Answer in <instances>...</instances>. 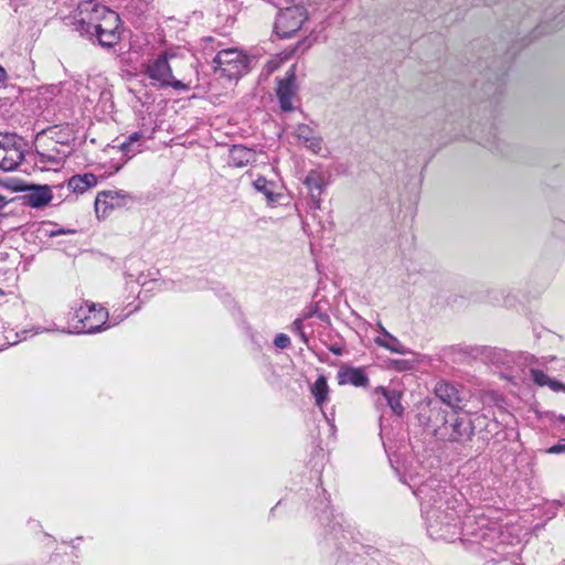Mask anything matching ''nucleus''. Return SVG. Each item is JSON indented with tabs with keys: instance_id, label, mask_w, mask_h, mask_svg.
<instances>
[{
	"instance_id": "19",
	"label": "nucleus",
	"mask_w": 565,
	"mask_h": 565,
	"mask_svg": "<svg viewBox=\"0 0 565 565\" xmlns=\"http://www.w3.org/2000/svg\"><path fill=\"white\" fill-rule=\"evenodd\" d=\"M381 331L383 333L382 337H377L375 339V343L382 348H385L386 350L398 353V354H406L408 353V350L402 344V342L391 333H388L382 326L380 327Z\"/></svg>"
},
{
	"instance_id": "20",
	"label": "nucleus",
	"mask_w": 565,
	"mask_h": 565,
	"mask_svg": "<svg viewBox=\"0 0 565 565\" xmlns=\"http://www.w3.org/2000/svg\"><path fill=\"white\" fill-rule=\"evenodd\" d=\"M310 392L315 397L316 405L322 409L323 405L329 399L330 393L327 377L324 375H319L315 383L311 385Z\"/></svg>"
},
{
	"instance_id": "22",
	"label": "nucleus",
	"mask_w": 565,
	"mask_h": 565,
	"mask_svg": "<svg viewBox=\"0 0 565 565\" xmlns=\"http://www.w3.org/2000/svg\"><path fill=\"white\" fill-rule=\"evenodd\" d=\"M140 132L131 134L128 137V139L120 145V150L124 152L125 156L131 158L132 156L140 151Z\"/></svg>"
},
{
	"instance_id": "10",
	"label": "nucleus",
	"mask_w": 565,
	"mask_h": 565,
	"mask_svg": "<svg viewBox=\"0 0 565 565\" xmlns=\"http://www.w3.org/2000/svg\"><path fill=\"white\" fill-rule=\"evenodd\" d=\"M132 202V196L124 190H108L98 193L95 211L98 217H107L114 210L125 207Z\"/></svg>"
},
{
	"instance_id": "24",
	"label": "nucleus",
	"mask_w": 565,
	"mask_h": 565,
	"mask_svg": "<svg viewBox=\"0 0 565 565\" xmlns=\"http://www.w3.org/2000/svg\"><path fill=\"white\" fill-rule=\"evenodd\" d=\"M530 373L532 381L540 386L550 385L554 391L562 387L559 383L550 380L548 376L541 370L532 369Z\"/></svg>"
},
{
	"instance_id": "1",
	"label": "nucleus",
	"mask_w": 565,
	"mask_h": 565,
	"mask_svg": "<svg viewBox=\"0 0 565 565\" xmlns=\"http://www.w3.org/2000/svg\"><path fill=\"white\" fill-rule=\"evenodd\" d=\"M414 493L420 500L427 533L434 540L452 542L462 535L482 544L492 541L498 533L484 515L476 512L466 514L463 495L447 484L430 480Z\"/></svg>"
},
{
	"instance_id": "16",
	"label": "nucleus",
	"mask_w": 565,
	"mask_h": 565,
	"mask_svg": "<svg viewBox=\"0 0 565 565\" xmlns=\"http://www.w3.org/2000/svg\"><path fill=\"white\" fill-rule=\"evenodd\" d=\"M25 200L31 207H42L52 200V191L49 185H36L30 189Z\"/></svg>"
},
{
	"instance_id": "26",
	"label": "nucleus",
	"mask_w": 565,
	"mask_h": 565,
	"mask_svg": "<svg viewBox=\"0 0 565 565\" xmlns=\"http://www.w3.org/2000/svg\"><path fill=\"white\" fill-rule=\"evenodd\" d=\"M296 137L298 138L299 141H301L302 143L309 139L312 135H315L313 130L307 126V125H299L297 128H296Z\"/></svg>"
},
{
	"instance_id": "21",
	"label": "nucleus",
	"mask_w": 565,
	"mask_h": 565,
	"mask_svg": "<svg viewBox=\"0 0 565 565\" xmlns=\"http://www.w3.org/2000/svg\"><path fill=\"white\" fill-rule=\"evenodd\" d=\"M376 393H381L386 399L387 405L391 407L394 414L401 416L404 413V407L401 403L402 393L397 390H387L383 386H379L375 390Z\"/></svg>"
},
{
	"instance_id": "33",
	"label": "nucleus",
	"mask_w": 565,
	"mask_h": 565,
	"mask_svg": "<svg viewBox=\"0 0 565 565\" xmlns=\"http://www.w3.org/2000/svg\"><path fill=\"white\" fill-rule=\"evenodd\" d=\"M8 75L6 70L0 65V82H4L7 79Z\"/></svg>"
},
{
	"instance_id": "29",
	"label": "nucleus",
	"mask_w": 565,
	"mask_h": 565,
	"mask_svg": "<svg viewBox=\"0 0 565 565\" xmlns=\"http://www.w3.org/2000/svg\"><path fill=\"white\" fill-rule=\"evenodd\" d=\"M551 454H561L565 452V440L559 441L558 444L552 446L548 450Z\"/></svg>"
},
{
	"instance_id": "12",
	"label": "nucleus",
	"mask_w": 565,
	"mask_h": 565,
	"mask_svg": "<svg viewBox=\"0 0 565 565\" xmlns=\"http://www.w3.org/2000/svg\"><path fill=\"white\" fill-rule=\"evenodd\" d=\"M52 147L36 146V164H42L43 169H56L65 158L66 152L57 147V142L51 141Z\"/></svg>"
},
{
	"instance_id": "2",
	"label": "nucleus",
	"mask_w": 565,
	"mask_h": 565,
	"mask_svg": "<svg viewBox=\"0 0 565 565\" xmlns=\"http://www.w3.org/2000/svg\"><path fill=\"white\" fill-rule=\"evenodd\" d=\"M95 12L98 24H94L92 40L97 39L98 43L105 47L114 46L120 40L119 15L107 7L98 8Z\"/></svg>"
},
{
	"instance_id": "30",
	"label": "nucleus",
	"mask_w": 565,
	"mask_h": 565,
	"mask_svg": "<svg viewBox=\"0 0 565 565\" xmlns=\"http://www.w3.org/2000/svg\"><path fill=\"white\" fill-rule=\"evenodd\" d=\"M73 233H75L74 230L58 228V230H55V231H51L49 233V236L50 237H54V236H58V235H62V234H73Z\"/></svg>"
},
{
	"instance_id": "7",
	"label": "nucleus",
	"mask_w": 565,
	"mask_h": 565,
	"mask_svg": "<svg viewBox=\"0 0 565 565\" xmlns=\"http://www.w3.org/2000/svg\"><path fill=\"white\" fill-rule=\"evenodd\" d=\"M473 434L471 422L466 417L452 414L446 422L436 429L438 438L463 444L468 441Z\"/></svg>"
},
{
	"instance_id": "25",
	"label": "nucleus",
	"mask_w": 565,
	"mask_h": 565,
	"mask_svg": "<svg viewBox=\"0 0 565 565\" xmlns=\"http://www.w3.org/2000/svg\"><path fill=\"white\" fill-rule=\"evenodd\" d=\"M303 146L313 153H319L322 149V139L315 134L303 142Z\"/></svg>"
},
{
	"instance_id": "17",
	"label": "nucleus",
	"mask_w": 565,
	"mask_h": 565,
	"mask_svg": "<svg viewBox=\"0 0 565 565\" xmlns=\"http://www.w3.org/2000/svg\"><path fill=\"white\" fill-rule=\"evenodd\" d=\"M256 152L242 145H234L230 150V163L242 168L255 161Z\"/></svg>"
},
{
	"instance_id": "23",
	"label": "nucleus",
	"mask_w": 565,
	"mask_h": 565,
	"mask_svg": "<svg viewBox=\"0 0 565 565\" xmlns=\"http://www.w3.org/2000/svg\"><path fill=\"white\" fill-rule=\"evenodd\" d=\"M273 185L274 184L264 177H258L254 181V188L258 192L263 193L270 202H275L277 200V195L273 191Z\"/></svg>"
},
{
	"instance_id": "35",
	"label": "nucleus",
	"mask_w": 565,
	"mask_h": 565,
	"mask_svg": "<svg viewBox=\"0 0 565 565\" xmlns=\"http://www.w3.org/2000/svg\"><path fill=\"white\" fill-rule=\"evenodd\" d=\"M561 419H562V422H564V423H565V416H563Z\"/></svg>"
},
{
	"instance_id": "11",
	"label": "nucleus",
	"mask_w": 565,
	"mask_h": 565,
	"mask_svg": "<svg viewBox=\"0 0 565 565\" xmlns=\"http://www.w3.org/2000/svg\"><path fill=\"white\" fill-rule=\"evenodd\" d=\"M307 186L313 209L319 210L321 205V194L328 185L326 174L320 170H310L303 179Z\"/></svg>"
},
{
	"instance_id": "6",
	"label": "nucleus",
	"mask_w": 565,
	"mask_h": 565,
	"mask_svg": "<svg viewBox=\"0 0 565 565\" xmlns=\"http://www.w3.org/2000/svg\"><path fill=\"white\" fill-rule=\"evenodd\" d=\"M307 20V13L303 7L296 4L280 10L277 14L274 30L279 38H291L302 26Z\"/></svg>"
},
{
	"instance_id": "31",
	"label": "nucleus",
	"mask_w": 565,
	"mask_h": 565,
	"mask_svg": "<svg viewBox=\"0 0 565 565\" xmlns=\"http://www.w3.org/2000/svg\"><path fill=\"white\" fill-rule=\"evenodd\" d=\"M395 364H396V369L398 371L409 370L411 369V363L405 361V360H397V361H395Z\"/></svg>"
},
{
	"instance_id": "27",
	"label": "nucleus",
	"mask_w": 565,
	"mask_h": 565,
	"mask_svg": "<svg viewBox=\"0 0 565 565\" xmlns=\"http://www.w3.org/2000/svg\"><path fill=\"white\" fill-rule=\"evenodd\" d=\"M274 344L278 348V349H286L290 345V339L287 334L285 333H279L275 337V340H274Z\"/></svg>"
},
{
	"instance_id": "4",
	"label": "nucleus",
	"mask_w": 565,
	"mask_h": 565,
	"mask_svg": "<svg viewBox=\"0 0 565 565\" xmlns=\"http://www.w3.org/2000/svg\"><path fill=\"white\" fill-rule=\"evenodd\" d=\"M146 74L160 87H172L175 90H189L191 87L190 82L174 78L166 54L149 61L146 65Z\"/></svg>"
},
{
	"instance_id": "14",
	"label": "nucleus",
	"mask_w": 565,
	"mask_h": 565,
	"mask_svg": "<svg viewBox=\"0 0 565 565\" xmlns=\"http://www.w3.org/2000/svg\"><path fill=\"white\" fill-rule=\"evenodd\" d=\"M337 379L340 385L351 384L356 387H364L369 384V377L361 367L341 366Z\"/></svg>"
},
{
	"instance_id": "32",
	"label": "nucleus",
	"mask_w": 565,
	"mask_h": 565,
	"mask_svg": "<svg viewBox=\"0 0 565 565\" xmlns=\"http://www.w3.org/2000/svg\"><path fill=\"white\" fill-rule=\"evenodd\" d=\"M329 350H330L333 354H335V355H341V354H342V352H343V351H342V348H341V347H338V345H331V347L329 348Z\"/></svg>"
},
{
	"instance_id": "9",
	"label": "nucleus",
	"mask_w": 565,
	"mask_h": 565,
	"mask_svg": "<svg viewBox=\"0 0 565 565\" xmlns=\"http://www.w3.org/2000/svg\"><path fill=\"white\" fill-rule=\"evenodd\" d=\"M98 8H105V6L94 0L83 1L78 4L73 17L74 29L89 40H92V34L94 33V24H98V20L95 19V11Z\"/></svg>"
},
{
	"instance_id": "5",
	"label": "nucleus",
	"mask_w": 565,
	"mask_h": 565,
	"mask_svg": "<svg viewBox=\"0 0 565 565\" xmlns=\"http://www.w3.org/2000/svg\"><path fill=\"white\" fill-rule=\"evenodd\" d=\"M214 63L221 76L228 79L238 78L247 72L246 56L235 49L220 51L214 58Z\"/></svg>"
},
{
	"instance_id": "34",
	"label": "nucleus",
	"mask_w": 565,
	"mask_h": 565,
	"mask_svg": "<svg viewBox=\"0 0 565 565\" xmlns=\"http://www.w3.org/2000/svg\"><path fill=\"white\" fill-rule=\"evenodd\" d=\"M299 337L303 343H308V337L306 335L305 331H302V334H299Z\"/></svg>"
},
{
	"instance_id": "36",
	"label": "nucleus",
	"mask_w": 565,
	"mask_h": 565,
	"mask_svg": "<svg viewBox=\"0 0 565 565\" xmlns=\"http://www.w3.org/2000/svg\"><path fill=\"white\" fill-rule=\"evenodd\" d=\"M2 200H3V198L0 195V201H2Z\"/></svg>"
},
{
	"instance_id": "18",
	"label": "nucleus",
	"mask_w": 565,
	"mask_h": 565,
	"mask_svg": "<svg viewBox=\"0 0 565 565\" xmlns=\"http://www.w3.org/2000/svg\"><path fill=\"white\" fill-rule=\"evenodd\" d=\"M97 184V177L93 173L73 175L68 182V189L74 193H84Z\"/></svg>"
},
{
	"instance_id": "3",
	"label": "nucleus",
	"mask_w": 565,
	"mask_h": 565,
	"mask_svg": "<svg viewBox=\"0 0 565 565\" xmlns=\"http://www.w3.org/2000/svg\"><path fill=\"white\" fill-rule=\"evenodd\" d=\"M74 318L77 323L72 332L74 333H95L108 328V311L95 303H85L76 309Z\"/></svg>"
},
{
	"instance_id": "28",
	"label": "nucleus",
	"mask_w": 565,
	"mask_h": 565,
	"mask_svg": "<svg viewBox=\"0 0 565 565\" xmlns=\"http://www.w3.org/2000/svg\"><path fill=\"white\" fill-rule=\"evenodd\" d=\"M291 331L296 334H302V331H303V324H302V319L298 318L296 319L294 322H292V326H291Z\"/></svg>"
},
{
	"instance_id": "8",
	"label": "nucleus",
	"mask_w": 565,
	"mask_h": 565,
	"mask_svg": "<svg viewBox=\"0 0 565 565\" xmlns=\"http://www.w3.org/2000/svg\"><path fill=\"white\" fill-rule=\"evenodd\" d=\"M22 139L17 135L0 134V168L13 171L23 160Z\"/></svg>"
},
{
	"instance_id": "13",
	"label": "nucleus",
	"mask_w": 565,
	"mask_h": 565,
	"mask_svg": "<svg viewBox=\"0 0 565 565\" xmlns=\"http://www.w3.org/2000/svg\"><path fill=\"white\" fill-rule=\"evenodd\" d=\"M295 66H292L286 74L284 79H280L278 83L277 95L280 103V108L284 111H290L294 109L292 107V98L295 95Z\"/></svg>"
},
{
	"instance_id": "15",
	"label": "nucleus",
	"mask_w": 565,
	"mask_h": 565,
	"mask_svg": "<svg viewBox=\"0 0 565 565\" xmlns=\"http://www.w3.org/2000/svg\"><path fill=\"white\" fill-rule=\"evenodd\" d=\"M436 396L451 408H461L460 391L449 382H439L435 386Z\"/></svg>"
}]
</instances>
